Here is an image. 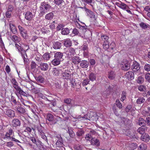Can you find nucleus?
<instances>
[{
	"label": "nucleus",
	"instance_id": "obj_49",
	"mask_svg": "<svg viewBox=\"0 0 150 150\" xmlns=\"http://www.w3.org/2000/svg\"><path fill=\"white\" fill-rule=\"evenodd\" d=\"M119 7L124 10H125L127 9V8L128 7L125 4L122 2H121V3L120 4Z\"/></svg>",
	"mask_w": 150,
	"mask_h": 150
},
{
	"label": "nucleus",
	"instance_id": "obj_12",
	"mask_svg": "<svg viewBox=\"0 0 150 150\" xmlns=\"http://www.w3.org/2000/svg\"><path fill=\"white\" fill-rule=\"evenodd\" d=\"M33 17V15L32 13L30 11H27L25 13V18L27 20L30 21Z\"/></svg>",
	"mask_w": 150,
	"mask_h": 150
},
{
	"label": "nucleus",
	"instance_id": "obj_1",
	"mask_svg": "<svg viewBox=\"0 0 150 150\" xmlns=\"http://www.w3.org/2000/svg\"><path fill=\"white\" fill-rule=\"evenodd\" d=\"M61 118L57 117L55 118L54 116L50 113H48L46 116V121L47 123L49 125H53L57 123V122L60 120Z\"/></svg>",
	"mask_w": 150,
	"mask_h": 150
},
{
	"label": "nucleus",
	"instance_id": "obj_58",
	"mask_svg": "<svg viewBox=\"0 0 150 150\" xmlns=\"http://www.w3.org/2000/svg\"><path fill=\"white\" fill-rule=\"evenodd\" d=\"M30 66L32 69H34L36 67L37 64L35 62L33 61L31 62Z\"/></svg>",
	"mask_w": 150,
	"mask_h": 150
},
{
	"label": "nucleus",
	"instance_id": "obj_41",
	"mask_svg": "<svg viewBox=\"0 0 150 150\" xmlns=\"http://www.w3.org/2000/svg\"><path fill=\"white\" fill-rule=\"evenodd\" d=\"M62 79H64L65 81H71L72 78L71 76H62Z\"/></svg>",
	"mask_w": 150,
	"mask_h": 150
},
{
	"label": "nucleus",
	"instance_id": "obj_14",
	"mask_svg": "<svg viewBox=\"0 0 150 150\" xmlns=\"http://www.w3.org/2000/svg\"><path fill=\"white\" fill-rule=\"evenodd\" d=\"M9 26L10 30L12 33L15 35L17 33V31L15 25L10 23H9Z\"/></svg>",
	"mask_w": 150,
	"mask_h": 150
},
{
	"label": "nucleus",
	"instance_id": "obj_35",
	"mask_svg": "<svg viewBox=\"0 0 150 150\" xmlns=\"http://www.w3.org/2000/svg\"><path fill=\"white\" fill-rule=\"evenodd\" d=\"M68 131L67 132L69 133L70 136L72 138H74L75 136V134L71 129L68 128Z\"/></svg>",
	"mask_w": 150,
	"mask_h": 150
},
{
	"label": "nucleus",
	"instance_id": "obj_8",
	"mask_svg": "<svg viewBox=\"0 0 150 150\" xmlns=\"http://www.w3.org/2000/svg\"><path fill=\"white\" fill-rule=\"evenodd\" d=\"M51 7V6L47 2H42L41 4L40 7V10L45 9L47 10H49Z\"/></svg>",
	"mask_w": 150,
	"mask_h": 150
},
{
	"label": "nucleus",
	"instance_id": "obj_32",
	"mask_svg": "<svg viewBox=\"0 0 150 150\" xmlns=\"http://www.w3.org/2000/svg\"><path fill=\"white\" fill-rule=\"evenodd\" d=\"M32 92L35 94H38L40 96L42 97L43 95L40 92L38 88H34L32 89Z\"/></svg>",
	"mask_w": 150,
	"mask_h": 150
},
{
	"label": "nucleus",
	"instance_id": "obj_6",
	"mask_svg": "<svg viewBox=\"0 0 150 150\" xmlns=\"http://www.w3.org/2000/svg\"><path fill=\"white\" fill-rule=\"evenodd\" d=\"M18 105V106L15 108L16 111L19 114H24L25 112V109L21 106V104L20 103Z\"/></svg>",
	"mask_w": 150,
	"mask_h": 150
},
{
	"label": "nucleus",
	"instance_id": "obj_30",
	"mask_svg": "<svg viewBox=\"0 0 150 150\" xmlns=\"http://www.w3.org/2000/svg\"><path fill=\"white\" fill-rule=\"evenodd\" d=\"M84 133V132L83 130L82 129H80L78 130L76 132V135L78 137H80L82 136Z\"/></svg>",
	"mask_w": 150,
	"mask_h": 150
},
{
	"label": "nucleus",
	"instance_id": "obj_48",
	"mask_svg": "<svg viewBox=\"0 0 150 150\" xmlns=\"http://www.w3.org/2000/svg\"><path fill=\"white\" fill-rule=\"evenodd\" d=\"M11 82L13 84V88L14 86H16L18 85V83L15 79H12L11 80Z\"/></svg>",
	"mask_w": 150,
	"mask_h": 150
},
{
	"label": "nucleus",
	"instance_id": "obj_63",
	"mask_svg": "<svg viewBox=\"0 0 150 150\" xmlns=\"http://www.w3.org/2000/svg\"><path fill=\"white\" fill-rule=\"evenodd\" d=\"M144 68L146 71H150V65L148 64H146L144 66Z\"/></svg>",
	"mask_w": 150,
	"mask_h": 150
},
{
	"label": "nucleus",
	"instance_id": "obj_34",
	"mask_svg": "<svg viewBox=\"0 0 150 150\" xmlns=\"http://www.w3.org/2000/svg\"><path fill=\"white\" fill-rule=\"evenodd\" d=\"M56 144L59 147H62L63 145L62 139H58L56 142Z\"/></svg>",
	"mask_w": 150,
	"mask_h": 150
},
{
	"label": "nucleus",
	"instance_id": "obj_28",
	"mask_svg": "<svg viewBox=\"0 0 150 150\" xmlns=\"http://www.w3.org/2000/svg\"><path fill=\"white\" fill-rule=\"evenodd\" d=\"M115 45L114 42H112L110 45L109 48V50L110 52H112L114 50H115Z\"/></svg>",
	"mask_w": 150,
	"mask_h": 150
},
{
	"label": "nucleus",
	"instance_id": "obj_53",
	"mask_svg": "<svg viewBox=\"0 0 150 150\" xmlns=\"http://www.w3.org/2000/svg\"><path fill=\"white\" fill-rule=\"evenodd\" d=\"M21 54L22 55V57L23 59L24 62L25 64H27L28 62V59L27 58H26L25 57V54H23V53H22V52H21Z\"/></svg>",
	"mask_w": 150,
	"mask_h": 150
},
{
	"label": "nucleus",
	"instance_id": "obj_11",
	"mask_svg": "<svg viewBox=\"0 0 150 150\" xmlns=\"http://www.w3.org/2000/svg\"><path fill=\"white\" fill-rule=\"evenodd\" d=\"M80 63V66L82 68H87L89 65L88 62L85 60L81 61Z\"/></svg>",
	"mask_w": 150,
	"mask_h": 150
},
{
	"label": "nucleus",
	"instance_id": "obj_40",
	"mask_svg": "<svg viewBox=\"0 0 150 150\" xmlns=\"http://www.w3.org/2000/svg\"><path fill=\"white\" fill-rule=\"evenodd\" d=\"M139 150H146L147 146L146 144H142L139 147Z\"/></svg>",
	"mask_w": 150,
	"mask_h": 150
},
{
	"label": "nucleus",
	"instance_id": "obj_31",
	"mask_svg": "<svg viewBox=\"0 0 150 150\" xmlns=\"http://www.w3.org/2000/svg\"><path fill=\"white\" fill-rule=\"evenodd\" d=\"M145 101V99L142 97H140L137 100V103L138 104H141L144 103Z\"/></svg>",
	"mask_w": 150,
	"mask_h": 150
},
{
	"label": "nucleus",
	"instance_id": "obj_17",
	"mask_svg": "<svg viewBox=\"0 0 150 150\" xmlns=\"http://www.w3.org/2000/svg\"><path fill=\"white\" fill-rule=\"evenodd\" d=\"M62 46V43L59 42L57 41L53 42V47L55 49H59Z\"/></svg>",
	"mask_w": 150,
	"mask_h": 150
},
{
	"label": "nucleus",
	"instance_id": "obj_55",
	"mask_svg": "<svg viewBox=\"0 0 150 150\" xmlns=\"http://www.w3.org/2000/svg\"><path fill=\"white\" fill-rule=\"evenodd\" d=\"M144 81V78L141 76H139L137 80V82L138 83L141 84Z\"/></svg>",
	"mask_w": 150,
	"mask_h": 150
},
{
	"label": "nucleus",
	"instance_id": "obj_47",
	"mask_svg": "<svg viewBox=\"0 0 150 150\" xmlns=\"http://www.w3.org/2000/svg\"><path fill=\"white\" fill-rule=\"evenodd\" d=\"M107 42L104 41L103 45V48L105 50L108 49L109 47V46L107 44Z\"/></svg>",
	"mask_w": 150,
	"mask_h": 150
},
{
	"label": "nucleus",
	"instance_id": "obj_4",
	"mask_svg": "<svg viewBox=\"0 0 150 150\" xmlns=\"http://www.w3.org/2000/svg\"><path fill=\"white\" fill-rule=\"evenodd\" d=\"M121 67L122 70L127 71L130 69V65L127 61L124 60L122 62Z\"/></svg>",
	"mask_w": 150,
	"mask_h": 150
},
{
	"label": "nucleus",
	"instance_id": "obj_18",
	"mask_svg": "<svg viewBox=\"0 0 150 150\" xmlns=\"http://www.w3.org/2000/svg\"><path fill=\"white\" fill-rule=\"evenodd\" d=\"M14 88L17 91L18 93L19 94L23 95L24 96H25V93L21 89V88L18 85L16 86H14Z\"/></svg>",
	"mask_w": 150,
	"mask_h": 150
},
{
	"label": "nucleus",
	"instance_id": "obj_19",
	"mask_svg": "<svg viewBox=\"0 0 150 150\" xmlns=\"http://www.w3.org/2000/svg\"><path fill=\"white\" fill-rule=\"evenodd\" d=\"M64 45L66 47H70L72 45L71 41L69 38H67L64 40Z\"/></svg>",
	"mask_w": 150,
	"mask_h": 150
},
{
	"label": "nucleus",
	"instance_id": "obj_20",
	"mask_svg": "<svg viewBox=\"0 0 150 150\" xmlns=\"http://www.w3.org/2000/svg\"><path fill=\"white\" fill-rule=\"evenodd\" d=\"M40 64V67L42 70L45 71L48 69L49 66L47 63H41Z\"/></svg>",
	"mask_w": 150,
	"mask_h": 150
},
{
	"label": "nucleus",
	"instance_id": "obj_46",
	"mask_svg": "<svg viewBox=\"0 0 150 150\" xmlns=\"http://www.w3.org/2000/svg\"><path fill=\"white\" fill-rule=\"evenodd\" d=\"M57 24V21H53L52 23H51L50 26V27L51 29H54L55 27V25Z\"/></svg>",
	"mask_w": 150,
	"mask_h": 150
},
{
	"label": "nucleus",
	"instance_id": "obj_13",
	"mask_svg": "<svg viewBox=\"0 0 150 150\" xmlns=\"http://www.w3.org/2000/svg\"><path fill=\"white\" fill-rule=\"evenodd\" d=\"M91 144L93 145H95L97 146H99L100 145V142L99 140L94 137L92 140H91Z\"/></svg>",
	"mask_w": 150,
	"mask_h": 150
},
{
	"label": "nucleus",
	"instance_id": "obj_57",
	"mask_svg": "<svg viewBox=\"0 0 150 150\" xmlns=\"http://www.w3.org/2000/svg\"><path fill=\"white\" fill-rule=\"evenodd\" d=\"M82 50L83 51H87L88 50V45L86 43L84 44L82 46Z\"/></svg>",
	"mask_w": 150,
	"mask_h": 150
},
{
	"label": "nucleus",
	"instance_id": "obj_50",
	"mask_svg": "<svg viewBox=\"0 0 150 150\" xmlns=\"http://www.w3.org/2000/svg\"><path fill=\"white\" fill-rule=\"evenodd\" d=\"M77 23L78 25V26L77 25V27L78 28H81V27L82 28V29L85 32L86 31V25L84 23H82L83 24H84L85 25V26H81V25H80V24H79V23Z\"/></svg>",
	"mask_w": 150,
	"mask_h": 150
},
{
	"label": "nucleus",
	"instance_id": "obj_37",
	"mask_svg": "<svg viewBox=\"0 0 150 150\" xmlns=\"http://www.w3.org/2000/svg\"><path fill=\"white\" fill-rule=\"evenodd\" d=\"M93 136H92L89 133L86 134L85 137V139L87 141H90L93 138Z\"/></svg>",
	"mask_w": 150,
	"mask_h": 150
},
{
	"label": "nucleus",
	"instance_id": "obj_42",
	"mask_svg": "<svg viewBox=\"0 0 150 150\" xmlns=\"http://www.w3.org/2000/svg\"><path fill=\"white\" fill-rule=\"evenodd\" d=\"M126 93L125 91H123L122 92L121 97V100L122 101H123L126 98Z\"/></svg>",
	"mask_w": 150,
	"mask_h": 150
},
{
	"label": "nucleus",
	"instance_id": "obj_25",
	"mask_svg": "<svg viewBox=\"0 0 150 150\" xmlns=\"http://www.w3.org/2000/svg\"><path fill=\"white\" fill-rule=\"evenodd\" d=\"M15 47L19 52H21V53L22 52L23 53V54H25L26 56L27 57V54L25 53V51L23 50V48H22L21 46L17 44H15Z\"/></svg>",
	"mask_w": 150,
	"mask_h": 150
},
{
	"label": "nucleus",
	"instance_id": "obj_7",
	"mask_svg": "<svg viewBox=\"0 0 150 150\" xmlns=\"http://www.w3.org/2000/svg\"><path fill=\"white\" fill-rule=\"evenodd\" d=\"M82 8H84L85 11H86L87 13V16H89L91 18H95L96 16L94 14V13L92 11L89 9L87 8L85 6Z\"/></svg>",
	"mask_w": 150,
	"mask_h": 150
},
{
	"label": "nucleus",
	"instance_id": "obj_45",
	"mask_svg": "<svg viewBox=\"0 0 150 150\" xmlns=\"http://www.w3.org/2000/svg\"><path fill=\"white\" fill-rule=\"evenodd\" d=\"M115 103L117 106L120 109L122 108V105L119 100L116 99V100Z\"/></svg>",
	"mask_w": 150,
	"mask_h": 150
},
{
	"label": "nucleus",
	"instance_id": "obj_64",
	"mask_svg": "<svg viewBox=\"0 0 150 150\" xmlns=\"http://www.w3.org/2000/svg\"><path fill=\"white\" fill-rule=\"evenodd\" d=\"M145 122L147 125L150 126V117H146L145 119Z\"/></svg>",
	"mask_w": 150,
	"mask_h": 150
},
{
	"label": "nucleus",
	"instance_id": "obj_26",
	"mask_svg": "<svg viewBox=\"0 0 150 150\" xmlns=\"http://www.w3.org/2000/svg\"><path fill=\"white\" fill-rule=\"evenodd\" d=\"M89 120H93L92 118L93 117H97L96 113L95 112H90L89 114L88 113Z\"/></svg>",
	"mask_w": 150,
	"mask_h": 150
},
{
	"label": "nucleus",
	"instance_id": "obj_22",
	"mask_svg": "<svg viewBox=\"0 0 150 150\" xmlns=\"http://www.w3.org/2000/svg\"><path fill=\"white\" fill-rule=\"evenodd\" d=\"M63 56V53L60 52H57L54 53V57L56 59L60 60Z\"/></svg>",
	"mask_w": 150,
	"mask_h": 150
},
{
	"label": "nucleus",
	"instance_id": "obj_2",
	"mask_svg": "<svg viewBox=\"0 0 150 150\" xmlns=\"http://www.w3.org/2000/svg\"><path fill=\"white\" fill-rule=\"evenodd\" d=\"M71 86L74 88L79 89L81 87V82L77 78L72 79L70 81Z\"/></svg>",
	"mask_w": 150,
	"mask_h": 150
},
{
	"label": "nucleus",
	"instance_id": "obj_60",
	"mask_svg": "<svg viewBox=\"0 0 150 150\" xmlns=\"http://www.w3.org/2000/svg\"><path fill=\"white\" fill-rule=\"evenodd\" d=\"M5 144L7 146L9 147H12L14 145L13 142L11 141L6 142Z\"/></svg>",
	"mask_w": 150,
	"mask_h": 150
},
{
	"label": "nucleus",
	"instance_id": "obj_51",
	"mask_svg": "<svg viewBox=\"0 0 150 150\" xmlns=\"http://www.w3.org/2000/svg\"><path fill=\"white\" fill-rule=\"evenodd\" d=\"M12 39L15 42H18L20 40V38L15 35H13L12 36Z\"/></svg>",
	"mask_w": 150,
	"mask_h": 150
},
{
	"label": "nucleus",
	"instance_id": "obj_61",
	"mask_svg": "<svg viewBox=\"0 0 150 150\" xmlns=\"http://www.w3.org/2000/svg\"><path fill=\"white\" fill-rule=\"evenodd\" d=\"M132 107L131 105H128L126 107L125 111L127 112H130L132 109Z\"/></svg>",
	"mask_w": 150,
	"mask_h": 150
},
{
	"label": "nucleus",
	"instance_id": "obj_29",
	"mask_svg": "<svg viewBox=\"0 0 150 150\" xmlns=\"http://www.w3.org/2000/svg\"><path fill=\"white\" fill-rule=\"evenodd\" d=\"M54 17V14L52 12H50L47 14L45 16V18L47 20H51Z\"/></svg>",
	"mask_w": 150,
	"mask_h": 150
},
{
	"label": "nucleus",
	"instance_id": "obj_5",
	"mask_svg": "<svg viewBox=\"0 0 150 150\" xmlns=\"http://www.w3.org/2000/svg\"><path fill=\"white\" fill-rule=\"evenodd\" d=\"M37 128L39 134L41 136L42 138L43 139H44L47 143H48L47 138L45 134V133L43 131L41 127L38 126L37 127Z\"/></svg>",
	"mask_w": 150,
	"mask_h": 150
},
{
	"label": "nucleus",
	"instance_id": "obj_23",
	"mask_svg": "<svg viewBox=\"0 0 150 150\" xmlns=\"http://www.w3.org/2000/svg\"><path fill=\"white\" fill-rule=\"evenodd\" d=\"M69 32V30L68 28H62L61 30V33L63 35H67Z\"/></svg>",
	"mask_w": 150,
	"mask_h": 150
},
{
	"label": "nucleus",
	"instance_id": "obj_24",
	"mask_svg": "<svg viewBox=\"0 0 150 150\" xmlns=\"http://www.w3.org/2000/svg\"><path fill=\"white\" fill-rule=\"evenodd\" d=\"M34 76L38 82L42 83L43 82L44 79L42 76Z\"/></svg>",
	"mask_w": 150,
	"mask_h": 150
},
{
	"label": "nucleus",
	"instance_id": "obj_36",
	"mask_svg": "<svg viewBox=\"0 0 150 150\" xmlns=\"http://www.w3.org/2000/svg\"><path fill=\"white\" fill-rule=\"evenodd\" d=\"M140 27L144 29H145L148 28L149 25L147 24H146L143 22H141L139 24Z\"/></svg>",
	"mask_w": 150,
	"mask_h": 150
},
{
	"label": "nucleus",
	"instance_id": "obj_39",
	"mask_svg": "<svg viewBox=\"0 0 150 150\" xmlns=\"http://www.w3.org/2000/svg\"><path fill=\"white\" fill-rule=\"evenodd\" d=\"M145 128L142 127H139L137 129V131L141 134L143 135L144 133Z\"/></svg>",
	"mask_w": 150,
	"mask_h": 150
},
{
	"label": "nucleus",
	"instance_id": "obj_38",
	"mask_svg": "<svg viewBox=\"0 0 150 150\" xmlns=\"http://www.w3.org/2000/svg\"><path fill=\"white\" fill-rule=\"evenodd\" d=\"M46 100L50 102L49 103V105H50V104L52 105L53 107L55 106L56 105V101L55 100H48L47 98H46Z\"/></svg>",
	"mask_w": 150,
	"mask_h": 150
},
{
	"label": "nucleus",
	"instance_id": "obj_33",
	"mask_svg": "<svg viewBox=\"0 0 150 150\" xmlns=\"http://www.w3.org/2000/svg\"><path fill=\"white\" fill-rule=\"evenodd\" d=\"M60 60L56 59L55 58L52 60V64L54 66H57L59 65L60 62Z\"/></svg>",
	"mask_w": 150,
	"mask_h": 150
},
{
	"label": "nucleus",
	"instance_id": "obj_10",
	"mask_svg": "<svg viewBox=\"0 0 150 150\" xmlns=\"http://www.w3.org/2000/svg\"><path fill=\"white\" fill-rule=\"evenodd\" d=\"M6 114L10 117H14L15 115L14 111L10 109L6 110Z\"/></svg>",
	"mask_w": 150,
	"mask_h": 150
},
{
	"label": "nucleus",
	"instance_id": "obj_21",
	"mask_svg": "<svg viewBox=\"0 0 150 150\" xmlns=\"http://www.w3.org/2000/svg\"><path fill=\"white\" fill-rule=\"evenodd\" d=\"M137 124L142 127L146 125L145 120L142 118L140 117L138 120Z\"/></svg>",
	"mask_w": 150,
	"mask_h": 150
},
{
	"label": "nucleus",
	"instance_id": "obj_16",
	"mask_svg": "<svg viewBox=\"0 0 150 150\" xmlns=\"http://www.w3.org/2000/svg\"><path fill=\"white\" fill-rule=\"evenodd\" d=\"M141 139L142 141L147 142L150 139V137L148 134L145 133L144 135H142L141 136Z\"/></svg>",
	"mask_w": 150,
	"mask_h": 150
},
{
	"label": "nucleus",
	"instance_id": "obj_62",
	"mask_svg": "<svg viewBox=\"0 0 150 150\" xmlns=\"http://www.w3.org/2000/svg\"><path fill=\"white\" fill-rule=\"evenodd\" d=\"M12 12L7 11L6 13V16L7 18H10L11 16Z\"/></svg>",
	"mask_w": 150,
	"mask_h": 150
},
{
	"label": "nucleus",
	"instance_id": "obj_3",
	"mask_svg": "<svg viewBox=\"0 0 150 150\" xmlns=\"http://www.w3.org/2000/svg\"><path fill=\"white\" fill-rule=\"evenodd\" d=\"M140 68V67L139 64L136 61H134L133 63V64L132 66V71L134 72L138 71L137 73H139L138 74H139V71H140L141 74H142L141 72V70H139Z\"/></svg>",
	"mask_w": 150,
	"mask_h": 150
},
{
	"label": "nucleus",
	"instance_id": "obj_44",
	"mask_svg": "<svg viewBox=\"0 0 150 150\" xmlns=\"http://www.w3.org/2000/svg\"><path fill=\"white\" fill-rule=\"evenodd\" d=\"M43 56L44 59L48 60L50 57V54L49 53H46L43 54Z\"/></svg>",
	"mask_w": 150,
	"mask_h": 150
},
{
	"label": "nucleus",
	"instance_id": "obj_9",
	"mask_svg": "<svg viewBox=\"0 0 150 150\" xmlns=\"http://www.w3.org/2000/svg\"><path fill=\"white\" fill-rule=\"evenodd\" d=\"M11 124L13 127H16L20 125L21 121L18 119L15 118L12 120Z\"/></svg>",
	"mask_w": 150,
	"mask_h": 150
},
{
	"label": "nucleus",
	"instance_id": "obj_27",
	"mask_svg": "<svg viewBox=\"0 0 150 150\" xmlns=\"http://www.w3.org/2000/svg\"><path fill=\"white\" fill-rule=\"evenodd\" d=\"M21 36L24 39H27L28 38L27 32L26 30H23L20 32Z\"/></svg>",
	"mask_w": 150,
	"mask_h": 150
},
{
	"label": "nucleus",
	"instance_id": "obj_54",
	"mask_svg": "<svg viewBox=\"0 0 150 150\" xmlns=\"http://www.w3.org/2000/svg\"><path fill=\"white\" fill-rule=\"evenodd\" d=\"M101 39L104 42H107V40L109 39V37L106 35H103L101 36Z\"/></svg>",
	"mask_w": 150,
	"mask_h": 150
},
{
	"label": "nucleus",
	"instance_id": "obj_56",
	"mask_svg": "<svg viewBox=\"0 0 150 150\" xmlns=\"http://www.w3.org/2000/svg\"><path fill=\"white\" fill-rule=\"evenodd\" d=\"M69 52L71 55L74 54H75V50L72 47H71L69 49Z\"/></svg>",
	"mask_w": 150,
	"mask_h": 150
},
{
	"label": "nucleus",
	"instance_id": "obj_15",
	"mask_svg": "<svg viewBox=\"0 0 150 150\" xmlns=\"http://www.w3.org/2000/svg\"><path fill=\"white\" fill-rule=\"evenodd\" d=\"M72 62L75 64H78L81 61V59L78 56H75L72 58Z\"/></svg>",
	"mask_w": 150,
	"mask_h": 150
},
{
	"label": "nucleus",
	"instance_id": "obj_52",
	"mask_svg": "<svg viewBox=\"0 0 150 150\" xmlns=\"http://www.w3.org/2000/svg\"><path fill=\"white\" fill-rule=\"evenodd\" d=\"M64 2L63 0H54V3L57 5L61 4Z\"/></svg>",
	"mask_w": 150,
	"mask_h": 150
},
{
	"label": "nucleus",
	"instance_id": "obj_59",
	"mask_svg": "<svg viewBox=\"0 0 150 150\" xmlns=\"http://www.w3.org/2000/svg\"><path fill=\"white\" fill-rule=\"evenodd\" d=\"M137 148V145L136 144L133 143L130 145V149H135Z\"/></svg>",
	"mask_w": 150,
	"mask_h": 150
},
{
	"label": "nucleus",
	"instance_id": "obj_43",
	"mask_svg": "<svg viewBox=\"0 0 150 150\" xmlns=\"http://www.w3.org/2000/svg\"><path fill=\"white\" fill-rule=\"evenodd\" d=\"M138 89L140 91H144L146 90V87L144 85H140L138 87Z\"/></svg>",
	"mask_w": 150,
	"mask_h": 150
}]
</instances>
